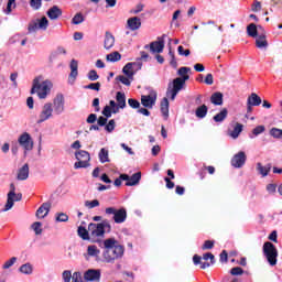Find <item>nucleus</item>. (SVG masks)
<instances>
[{
    "label": "nucleus",
    "mask_w": 282,
    "mask_h": 282,
    "mask_svg": "<svg viewBox=\"0 0 282 282\" xmlns=\"http://www.w3.org/2000/svg\"><path fill=\"white\" fill-rule=\"evenodd\" d=\"M104 263H116L118 259H122V257H124V246L119 245L118 240L115 238H108L104 240Z\"/></svg>",
    "instance_id": "f257e3e1"
},
{
    "label": "nucleus",
    "mask_w": 282,
    "mask_h": 282,
    "mask_svg": "<svg viewBox=\"0 0 282 282\" xmlns=\"http://www.w3.org/2000/svg\"><path fill=\"white\" fill-rule=\"evenodd\" d=\"M188 72H191V68L181 67L178 69V75H181V77L173 79V82L167 85L166 96L167 98H170V100H175L177 94H180V91L184 89L186 80L191 78V76H188Z\"/></svg>",
    "instance_id": "f03ea898"
},
{
    "label": "nucleus",
    "mask_w": 282,
    "mask_h": 282,
    "mask_svg": "<svg viewBox=\"0 0 282 282\" xmlns=\"http://www.w3.org/2000/svg\"><path fill=\"white\" fill-rule=\"evenodd\" d=\"M42 78L43 77H36L33 80L31 94H36L37 98H40V100H45V98H47V96H50V93L52 91V87H54V84H52V82H50V79H46L41 83Z\"/></svg>",
    "instance_id": "7ed1b4c3"
},
{
    "label": "nucleus",
    "mask_w": 282,
    "mask_h": 282,
    "mask_svg": "<svg viewBox=\"0 0 282 282\" xmlns=\"http://www.w3.org/2000/svg\"><path fill=\"white\" fill-rule=\"evenodd\" d=\"M15 191H17V187L14 186V183H11L10 191L7 195V204L4 205L2 213H8V210H12L14 206V202H21V199H23V194L21 193L17 194Z\"/></svg>",
    "instance_id": "20e7f679"
},
{
    "label": "nucleus",
    "mask_w": 282,
    "mask_h": 282,
    "mask_svg": "<svg viewBox=\"0 0 282 282\" xmlns=\"http://www.w3.org/2000/svg\"><path fill=\"white\" fill-rule=\"evenodd\" d=\"M88 230L91 237H102L106 230L107 232L111 230V225L108 221H102L100 224H89Z\"/></svg>",
    "instance_id": "39448f33"
},
{
    "label": "nucleus",
    "mask_w": 282,
    "mask_h": 282,
    "mask_svg": "<svg viewBox=\"0 0 282 282\" xmlns=\"http://www.w3.org/2000/svg\"><path fill=\"white\" fill-rule=\"evenodd\" d=\"M263 254L264 257H267V261L270 263V265H274L276 263V257H279V251L272 242H264Z\"/></svg>",
    "instance_id": "423d86ee"
},
{
    "label": "nucleus",
    "mask_w": 282,
    "mask_h": 282,
    "mask_svg": "<svg viewBox=\"0 0 282 282\" xmlns=\"http://www.w3.org/2000/svg\"><path fill=\"white\" fill-rule=\"evenodd\" d=\"M51 118H54V106L52 102H46L42 106L36 122L37 124H42V122H46Z\"/></svg>",
    "instance_id": "0eeeda50"
},
{
    "label": "nucleus",
    "mask_w": 282,
    "mask_h": 282,
    "mask_svg": "<svg viewBox=\"0 0 282 282\" xmlns=\"http://www.w3.org/2000/svg\"><path fill=\"white\" fill-rule=\"evenodd\" d=\"M106 215H113L115 224H124L127 221L126 208L116 209V207H108L106 208Z\"/></svg>",
    "instance_id": "6e6552de"
},
{
    "label": "nucleus",
    "mask_w": 282,
    "mask_h": 282,
    "mask_svg": "<svg viewBox=\"0 0 282 282\" xmlns=\"http://www.w3.org/2000/svg\"><path fill=\"white\" fill-rule=\"evenodd\" d=\"M75 158L77 162H75L74 169H87V166H89V162L91 160L89 152L80 150L75 153Z\"/></svg>",
    "instance_id": "1a4fd4ad"
},
{
    "label": "nucleus",
    "mask_w": 282,
    "mask_h": 282,
    "mask_svg": "<svg viewBox=\"0 0 282 282\" xmlns=\"http://www.w3.org/2000/svg\"><path fill=\"white\" fill-rule=\"evenodd\" d=\"M47 28H50V20L42 17L41 19H36L29 24V32H39V30L45 32Z\"/></svg>",
    "instance_id": "9d476101"
},
{
    "label": "nucleus",
    "mask_w": 282,
    "mask_h": 282,
    "mask_svg": "<svg viewBox=\"0 0 282 282\" xmlns=\"http://www.w3.org/2000/svg\"><path fill=\"white\" fill-rule=\"evenodd\" d=\"M139 69H142V63L133 62L126 64L122 72L124 75L128 76V78H131V80H133V76H135V72H139Z\"/></svg>",
    "instance_id": "9b49d317"
},
{
    "label": "nucleus",
    "mask_w": 282,
    "mask_h": 282,
    "mask_svg": "<svg viewBox=\"0 0 282 282\" xmlns=\"http://www.w3.org/2000/svg\"><path fill=\"white\" fill-rule=\"evenodd\" d=\"M18 142L20 147L23 148L24 151H32V149H34V141L32 140V137L28 132L22 133L19 137Z\"/></svg>",
    "instance_id": "f8f14e48"
},
{
    "label": "nucleus",
    "mask_w": 282,
    "mask_h": 282,
    "mask_svg": "<svg viewBox=\"0 0 282 282\" xmlns=\"http://www.w3.org/2000/svg\"><path fill=\"white\" fill-rule=\"evenodd\" d=\"M53 111L56 116H61L65 111V97L63 95H56L53 100Z\"/></svg>",
    "instance_id": "ddd939ff"
},
{
    "label": "nucleus",
    "mask_w": 282,
    "mask_h": 282,
    "mask_svg": "<svg viewBox=\"0 0 282 282\" xmlns=\"http://www.w3.org/2000/svg\"><path fill=\"white\" fill-rule=\"evenodd\" d=\"M121 180L126 183V186H135L140 184V180H142V173L137 172L132 176H129L128 174H121Z\"/></svg>",
    "instance_id": "4468645a"
},
{
    "label": "nucleus",
    "mask_w": 282,
    "mask_h": 282,
    "mask_svg": "<svg viewBox=\"0 0 282 282\" xmlns=\"http://www.w3.org/2000/svg\"><path fill=\"white\" fill-rule=\"evenodd\" d=\"M158 100V94L151 93L150 95L141 96V105L147 109H153L155 101Z\"/></svg>",
    "instance_id": "2eb2a0df"
},
{
    "label": "nucleus",
    "mask_w": 282,
    "mask_h": 282,
    "mask_svg": "<svg viewBox=\"0 0 282 282\" xmlns=\"http://www.w3.org/2000/svg\"><path fill=\"white\" fill-rule=\"evenodd\" d=\"M246 152L240 151L231 159V166H234L235 169H241V166L246 164Z\"/></svg>",
    "instance_id": "dca6fc26"
},
{
    "label": "nucleus",
    "mask_w": 282,
    "mask_h": 282,
    "mask_svg": "<svg viewBox=\"0 0 282 282\" xmlns=\"http://www.w3.org/2000/svg\"><path fill=\"white\" fill-rule=\"evenodd\" d=\"M100 270L89 269L84 273L85 281L99 282L100 281Z\"/></svg>",
    "instance_id": "f3484780"
},
{
    "label": "nucleus",
    "mask_w": 282,
    "mask_h": 282,
    "mask_svg": "<svg viewBox=\"0 0 282 282\" xmlns=\"http://www.w3.org/2000/svg\"><path fill=\"white\" fill-rule=\"evenodd\" d=\"M84 257L87 261H89L91 258L98 259V257H100V249H98L96 245H90L87 247V251L84 253Z\"/></svg>",
    "instance_id": "a211bd4d"
},
{
    "label": "nucleus",
    "mask_w": 282,
    "mask_h": 282,
    "mask_svg": "<svg viewBox=\"0 0 282 282\" xmlns=\"http://www.w3.org/2000/svg\"><path fill=\"white\" fill-rule=\"evenodd\" d=\"M46 14L51 21H56L63 17V10L58 6H53L47 10Z\"/></svg>",
    "instance_id": "6ab92c4d"
},
{
    "label": "nucleus",
    "mask_w": 282,
    "mask_h": 282,
    "mask_svg": "<svg viewBox=\"0 0 282 282\" xmlns=\"http://www.w3.org/2000/svg\"><path fill=\"white\" fill-rule=\"evenodd\" d=\"M127 25L129 30L135 32V30H140V28H142V20L138 17H132L127 20Z\"/></svg>",
    "instance_id": "aec40b11"
},
{
    "label": "nucleus",
    "mask_w": 282,
    "mask_h": 282,
    "mask_svg": "<svg viewBox=\"0 0 282 282\" xmlns=\"http://www.w3.org/2000/svg\"><path fill=\"white\" fill-rule=\"evenodd\" d=\"M50 208H52V206L50 205V203H44L42 204L39 209L36 210V217L37 219H45V217H47V215H50Z\"/></svg>",
    "instance_id": "412c9836"
},
{
    "label": "nucleus",
    "mask_w": 282,
    "mask_h": 282,
    "mask_svg": "<svg viewBox=\"0 0 282 282\" xmlns=\"http://www.w3.org/2000/svg\"><path fill=\"white\" fill-rule=\"evenodd\" d=\"M150 50L153 52V54L164 52V39H159V41L152 42L150 44Z\"/></svg>",
    "instance_id": "4be33fe9"
},
{
    "label": "nucleus",
    "mask_w": 282,
    "mask_h": 282,
    "mask_svg": "<svg viewBox=\"0 0 282 282\" xmlns=\"http://www.w3.org/2000/svg\"><path fill=\"white\" fill-rule=\"evenodd\" d=\"M116 45V37L109 31L105 34L104 47L105 50H111Z\"/></svg>",
    "instance_id": "5701e85b"
},
{
    "label": "nucleus",
    "mask_w": 282,
    "mask_h": 282,
    "mask_svg": "<svg viewBox=\"0 0 282 282\" xmlns=\"http://www.w3.org/2000/svg\"><path fill=\"white\" fill-rule=\"evenodd\" d=\"M241 131H243V124L236 122L232 130H228L229 138H232V140H237L239 135L241 134Z\"/></svg>",
    "instance_id": "b1692460"
},
{
    "label": "nucleus",
    "mask_w": 282,
    "mask_h": 282,
    "mask_svg": "<svg viewBox=\"0 0 282 282\" xmlns=\"http://www.w3.org/2000/svg\"><path fill=\"white\" fill-rule=\"evenodd\" d=\"M30 177V165L24 164L19 171H18V180L23 181L28 180Z\"/></svg>",
    "instance_id": "393cba45"
},
{
    "label": "nucleus",
    "mask_w": 282,
    "mask_h": 282,
    "mask_svg": "<svg viewBox=\"0 0 282 282\" xmlns=\"http://www.w3.org/2000/svg\"><path fill=\"white\" fill-rule=\"evenodd\" d=\"M247 105L259 107V105H261V97H259V95H257L256 93H252L247 99Z\"/></svg>",
    "instance_id": "a878e982"
},
{
    "label": "nucleus",
    "mask_w": 282,
    "mask_h": 282,
    "mask_svg": "<svg viewBox=\"0 0 282 282\" xmlns=\"http://www.w3.org/2000/svg\"><path fill=\"white\" fill-rule=\"evenodd\" d=\"M210 102L213 105H224V95L221 93H214L210 97Z\"/></svg>",
    "instance_id": "bb28decb"
},
{
    "label": "nucleus",
    "mask_w": 282,
    "mask_h": 282,
    "mask_svg": "<svg viewBox=\"0 0 282 282\" xmlns=\"http://www.w3.org/2000/svg\"><path fill=\"white\" fill-rule=\"evenodd\" d=\"M70 75L69 77L75 80L76 76H78V61L72 59L69 64Z\"/></svg>",
    "instance_id": "cd10ccee"
},
{
    "label": "nucleus",
    "mask_w": 282,
    "mask_h": 282,
    "mask_svg": "<svg viewBox=\"0 0 282 282\" xmlns=\"http://www.w3.org/2000/svg\"><path fill=\"white\" fill-rule=\"evenodd\" d=\"M271 169H272V165H270V164L264 165V166L261 163L257 164V171L260 173V175H262V177L268 176Z\"/></svg>",
    "instance_id": "c85d7f7f"
},
{
    "label": "nucleus",
    "mask_w": 282,
    "mask_h": 282,
    "mask_svg": "<svg viewBox=\"0 0 282 282\" xmlns=\"http://www.w3.org/2000/svg\"><path fill=\"white\" fill-rule=\"evenodd\" d=\"M169 98L170 97L166 96L161 100V113H163L165 118H169Z\"/></svg>",
    "instance_id": "c756f323"
},
{
    "label": "nucleus",
    "mask_w": 282,
    "mask_h": 282,
    "mask_svg": "<svg viewBox=\"0 0 282 282\" xmlns=\"http://www.w3.org/2000/svg\"><path fill=\"white\" fill-rule=\"evenodd\" d=\"M116 98L119 109H124L127 107V97L124 96V94L118 91Z\"/></svg>",
    "instance_id": "7c9ffc66"
},
{
    "label": "nucleus",
    "mask_w": 282,
    "mask_h": 282,
    "mask_svg": "<svg viewBox=\"0 0 282 282\" xmlns=\"http://www.w3.org/2000/svg\"><path fill=\"white\" fill-rule=\"evenodd\" d=\"M226 118H228V109L226 108H223L220 112L214 116V120L216 122H224Z\"/></svg>",
    "instance_id": "2f4dec72"
},
{
    "label": "nucleus",
    "mask_w": 282,
    "mask_h": 282,
    "mask_svg": "<svg viewBox=\"0 0 282 282\" xmlns=\"http://www.w3.org/2000/svg\"><path fill=\"white\" fill-rule=\"evenodd\" d=\"M122 58V55L118 51L112 52L106 56L108 63H118Z\"/></svg>",
    "instance_id": "473e14b6"
},
{
    "label": "nucleus",
    "mask_w": 282,
    "mask_h": 282,
    "mask_svg": "<svg viewBox=\"0 0 282 282\" xmlns=\"http://www.w3.org/2000/svg\"><path fill=\"white\" fill-rule=\"evenodd\" d=\"M256 46L259 47V50H263V47H268V40H265V35H259L256 39Z\"/></svg>",
    "instance_id": "72a5a7b5"
},
{
    "label": "nucleus",
    "mask_w": 282,
    "mask_h": 282,
    "mask_svg": "<svg viewBox=\"0 0 282 282\" xmlns=\"http://www.w3.org/2000/svg\"><path fill=\"white\" fill-rule=\"evenodd\" d=\"M21 274H32L34 272V267L31 263H24L19 268Z\"/></svg>",
    "instance_id": "f704fd0d"
},
{
    "label": "nucleus",
    "mask_w": 282,
    "mask_h": 282,
    "mask_svg": "<svg viewBox=\"0 0 282 282\" xmlns=\"http://www.w3.org/2000/svg\"><path fill=\"white\" fill-rule=\"evenodd\" d=\"M208 113V107L206 105H202L196 109V118H206Z\"/></svg>",
    "instance_id": "c9c22d12"
},
{
    "label": "nucleus",
    "mask_w": 282,
    "mask_h": 282,
    "mask_svg": "<svg viewBox=\"0 0 282 282\" xmlns=\"http://www.w3.org/2000/svg\"><path fill=\"white\" fill-rule=\"evenodd\" d=\"M99 161L101 162V164H105L106 162H109V150L102 148L99 151Z\"/></svg>",
    "instance_id": "e433bc0d"
},
{
    "label": "nucleus",
    "mask_w": 282,
    "mask_h": 282,
    "mask_svg": "<svg viewBox=\"0 0 282 282\" xmlns=\"http://www.w3.org/2000/svg\"><path fill=\"white\" fill-rule=\"evenodd\" d=\"M84 206L89 209L98 208V206H100V202L98 199L85 200Z\"/></svg>",
    "instance_id": "4c0bfd02"
},
{
    "label": "nucleus",
    "mask_w": 282,
    "mask_h": 282,
    "mask_svg": "<svg viewBox=\"0 0 282 282\" xmlns=\"http://www.w3.org/2000/svg\"><path fill=\"white\" fill-rule=\"evenodd\" d=\"M17 263V257H12L2 264V270H10Z\"/></svg>",
    "instance_id": "58836bf2"
},
{
    "label": "nucleus",
    "mask_w": 282,
    "mask_h": 282,
    "mask_svg": "<svg viewBox=\"0 0 282 282\" xmlns=\"http://www.w3.org/2000/svg\"><path fill=\"white\" fill-rule=\"evenodd\" d=\"M78 236L82 237L84 240L89 239V231H87V229L83 226L78 227Z\"/></svg>",
    "instance_id": "ea45409f"
},
{
    "label": "nucleus",
    "mask_w": 282,
    "mask_h": 282,
    "mask_svg": "<svg viewBox=\"0 0 282 282\" xmlns=\"http://www.w3.org/2000/svg\"><path fill=\"white\" fill-rule=\"evenodd\" d=\"M247 34L252 37L257 36V24L254 23L249 24L247 26Z\"/></svg>",
    "instance_id": "a19ab883"
},
{
    "label": "nucleus",
    "mask_w": 282,
    "mask_h": 282,
    "mask_svg": "<svg viewBox=\"0 0 282 282\" xmlns=\"http://www.w3.org/2000/svg\"><path fill=\"white\" fill-rule=\"evenodd\" d=\"M83 21H85V18L83 17V14H82V13H77V14H75V17L73 18L72 23H73L74 25H80V23H83Z\"/></svg>",
    "instance_id": "79ce46f5"
},
{
    "label": "nucleus",
    "mask_w": 282,
    "mask_h": 282,
    "mask_svg": "<svg viewBox=\"0 0 282 282\" xmlns=\"http://www.w3.org/2000/svg\"><path fill=\"white\" fill-rule=\"evenodd\" d=\"M32 230H34L35 235H41L43 232V225L36 221L32 225Z\"/></svg>",
    "instance_id": "37998d69"
},
{
    "label": "nucleus",
    "mask_w": 282,
    "mask_h": 282,
    "mask_svg": "<svg viewBox=\"0 0 282 282\" xmlns=\"http://www.w3.org/2000/svg\"><path fill=\"white\" fill-rule=\"evenodd\" d=\"M14 8H17V0H9L6 9L7 14H10Z\"/></svg>",
    "instance_id": "c03bdc74"
},
{
    "label": "nucleus",
    "mask_w": 282,
    "mask_h": 282,
    "mask_svg": "<svg viewBox=\"0 0 282 282\" xmlns=\"http://www.w3.org/2000/svg\"><path fill=\"white\" fill-rule=\"evenodd\" d=\"M270 134L272 135V138L282 139V130L281 129L272 128L270 131Z\"/></svg>",
    "instance_id": "a18cd8bd"
},
{
    "label": "nucleus",
    "mask_w": 282,
    "mask_h": 282,
    "mask_svg": "<svg viewBox=\"0 0 282 282\" xmlns=\"http://www.w3.org/2000/svg\"><path fill=\"white\" fill-rule=\"evenodd\" d=\"M55 220L56 221H68L69 220V216H67V214H65V213H58L55 216Z\"/></svg>",
    "instance_id": "49530a36"
},
{
    "label": "nucleus",
    "mask_w": 282,
    "mask_h": 282,
    "mask_svg": "<svg viewBox=\"0 0 282 282\" xmlns=\"http://www.w3.org/2000/svg\"><path fill=\"white\" fill-rule=\"evenodd\" d=\"M30 6L33 10H41L42 0H30Z\"/></svg>",
    "instance_id": "de8ad7c7"
},
{
    "label": "nucleus",
    "mask_w": 282,
    "mask_h": 282,
    "mask_svg": "<svg viewBox=\"0 0 282 282\" xmlns=\"http://www.w3.org/2000/svg\"><path fill=\"white\" fill-rule=\"evenodd\" d=\"M113 129H116V120L111 119L105 127V130L108 133H111V131H113Z\"/></svg>",
    "instance_id": "09e8293b"
},
{
    "label": "nucleus",
    "mask_w": 282,
    "mask_h": 282,
    "mask_svg": "<svg viewBox=\"0 0 282 282\" xmlns=\"http://www.w3.org/2000/svg\"><path fill=\"white\" fill-rule=\"evenodd\" d=\"M117 80H119L120 83H122V85H126L127 87L131 85V78H129V76L124 77L121 75L117 77Z\"/></svg>",
    "instance_id": "8fccbe9b"
},
{
    "label": "nucleus",
    "mask_w": 282,
    "mask_h": 282,
    "mask_svg": "<svg viewBox=\"0 0 282 282\" xmlns=\"http://www.w3.org/2000/svg\"><path fill=\"white\" fill-rule=\"evenodd\" d=\"M72 271L69 270H65L63 273H62V279L64 282H70L72 281Z\"/></svg>",
    "instance_id": "3c124183"
},
{
    "label": "nucleus",
    "mask_w": 282,
    "mask_h": 282,
    "mask_svg": "<svg viewBox=\"0 0 282 282\" xmlns=\"http://www.w3.org/2000/svg\"><path fill=\"white\" fill-rule=\"evenodd\" d=\"M214 247H215V241L207 240L204 242L202 250H213Z\"/></svg>",
    "instance_id": "603ef678"
},
{
    "label": "nucleus",
    "mask_w": 282,
    "mask_h": 282,
    "mask_svg": "<svg viewBox=\"0 0 282 282\" xmlns=\"http://www.w3.org/2000/svg\"><path fill=\"white\" fill-rule=\"evenodd\" d=\"M142 10H144V4L140 3L137 4L133 9H131V14H140V12H142Z\"/></svg>",
    "instance_id": "864d4df0"
},
{
    "label": "nucleus",
    "mask_w": 282,
    "mask_h": 282,
    "mask_svg": "<svg viewBox=\"0 0 282 282\" xmlns=\"http://www.w3.org/2000/svg\"><path fill=\"white\" fill-rule=\"evenodd\" d=\"M128 105L132 109H140V101H138L135 99H128Z\"/></svg>",
    "instance_id": "5fc2aeb1"
},
{
    "label": "nucleus",
    "mask_w": 282,
    "mask_h": 282,
    "mask_svg": "<svg viewBox=\"0 0 282 282\" xmlns=\"http://www.w3.org/2000/svg\"><path fill=\"white\" fill-rule=\"evenodd\" d=\"M177 52L180 56H191V50H184V46H178Z\"/></svg>",
    "instance_id": "6e6d98bb"
},
{
    "label": "nucleus",
    "mask_w": 282,
    "mask_h": 282,
    "mask_svg": "<svg viewBox=\"0 0 282 282\" xmlns=\"http://www.w3.org/2000/svg\"><path fill=\"white\" fill-rule=\"evenodd\" d=\"M73 282H83V274L80 272H74L72 275Z\"/></svg>",
    "instance_id": "4d7b16f0"
},
{
    "label": "nucleus",
    "mask_w": 282,
    "mask_h": 282,
    "mask_svg": "<svg viewBox=\"0 0 282 282\" xmlns=\"http://www.w3.org/2000/svg\"><path fill=\"white\" fill-rule=\"evenodd\" d=\"M85 89H93L94 91H100V83L89 84L85 86Z\"/></svg>",
    "instance_id": "13d9d810"
},
{
    "label": "nucleus",
    "mask_w": 282,
    "mask_h": 282,
    "mask_svg": "<svg viewBox=\"0 0 282 282\" xmlns=\"http://www.w3.org/2000/svg\"><path fill=\"white\" fill-rule=\"evenodd\" d=\"M111 113H113V109H111L109 106H106L102 110V116L106 118H111Z\"/></svg>",
    "instance_id": "bf43d9fd"
},
{
    "label": "nucleus",
    "mask_w": 282,
    "mask_h": 282,
    "mask_svg": "<svg viewBox=\"0 0 282 282\" xmlns=\"http://www.w3.org/2000/svg\"><path fill=\"white\" fill-rule=\"evenodd\" d=\"M98 78H100V76H98V73L95 69L88 73L89 80H98Z\"/></svg>",
    "instance_id": "052dcab7"
},
{
    "label": "nucleus",
    "mask_w": 282,
    "mask_h": 282,
    "mask_svg": "<svg viewBox=\"0 0 282 282\" xmlns=\"http://www.w3.org/2000/svg\"><path fill=\"white\" fill-rule=\"evenodd\" d=\"M230 274H232L234 276H238L239 274H243V269L239 268V267H235L231 269Z\"/></svg>",
    "instance_id": "680f3d73"
},
{
    "label": "nucleus",
    "mask_w": 282,
    "mask_h": 282,
    "mask_svg": "<svg viewBox=\"0 0 282 282\" xmlns=\"http://www.w3.org/2000/svg\"><path fill=\"white\" fill-rule=\"evenodd\" d=\"M263 131H265V127L258 126L253 129L252 133H253V135H260V133H263Z\"/></svg>",
    "instance_id": "e2e57ef3"
},
{
    "label": "nucleus",
    "mask_w": 282,
    "mask_h": 282,
    "mask_svg": "<svg viewBox=\"0 0 282 282\" xmlns=\"http://www.w3.org/2000/svg\"><path fill=\"white\" fill-rule=\"evenodd\" d=\"M252 12H259L261 10V2L254 1L253 4L251 6Z\"/></svg>",
    "instance_id": "0e129e2a"
},
{
    "label": "nucleus",
    "mask_w": 282,
    "mask_h": 282,
    "mask_svg": "<svg viewBox=\"0 0 282 282\" xmlns=\"http://www.w3.org/2000/svg\"><path fill=\"white\" fill-rule=\"evenodd\" d=\"M213 83H215L214 78H213V74H207L205 77V84L206 85H213Z\"/></svg>",
    "instance_id": "69168bd1"
},
{
    "label": "nucleus",
    "mask_w": 282,
    "mask_h": 282,
    "mask_svg": "<svg viewBox=\"0 0 282 282\" xmlns=\"http://www.w3.org/2000/svg\"><path fill=\"white\" fill-rule=\"evenodd\" d=\"M97 118H98V117H97L95 113H90V115L88 116V118H87L88 124H94V122H96Z\"/></svg>",
    "instance_id": "338daca9"
},
{
    "label": "nucleus",
    "mask_w": 282,
    "mask_h": 282,
    "mask_svg": "<svg viewBox=\"0 0 282 282\" xmlns=\"http://www.w3.org/2000/svg\"><path fill=\"white\" fill-rule=\"evenodd\" d=\"M267 191H268V193H276V185H274V184H269V185H267Z\"/></svg>",
    "instance_id": "774afa93"
}]
</instances>
